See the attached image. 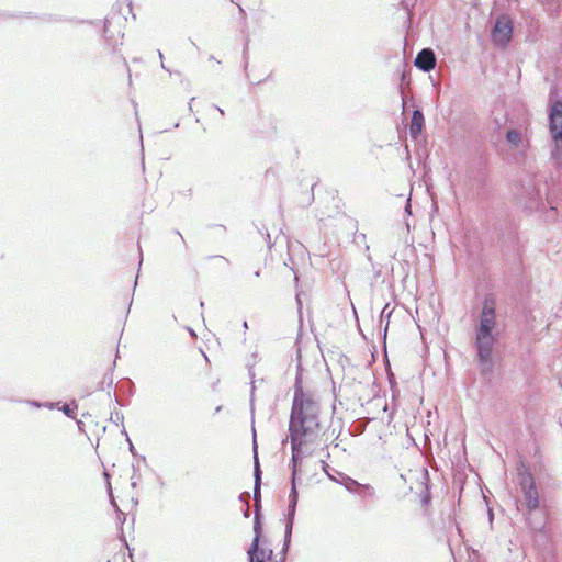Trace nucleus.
<instances>
[{"mask_svg": "<svg viewBox=\"0 0 562 562\" xmlns=\"http://www.w3.org/2000/svg\"><path fill=\"white\" fill-rule=\"evenodd\" d=\"M249 555V562H265V559L271 560L272 558V550L266 551L265 549H260L258 547L257 550L252 552V546H250L248 550Z\"/></svg>", "mask_w": 562, "mask_h": 562, "instance_id": "9d476101", "label": "nucleus"}, {"mask_svg": "<svg viewBox=\"0 0 562 562\" xmlns=\"http://www.w3.org/2000/svg\"><path fill=\"white\" fill-rule=\"evenodd\" d=\"M528 521H529V526L533 529V530H541L544 526V521L542 518H540L539 520L537 519H532V517H528Z\"/></svg>", "mask_w": 562, "mask_h": 562, "instance_id": "dca6fc26", "label": "nucleus"}, {"mask_svg": "<svg viewBox=\"0 0 562 562\" xmlns=\"http://www.w3.org/2000/svg\"><path fill=\"white\" fill-rule=\"evenodd\" d=\"M518 483L524 495L525 505L531 515V513L539 507V494L535 485V479L532 474L525 469L522 463L521 467L518 468Z\"/></svg>", "mask_w": 562, "mask_h": 562, "instance_id": "20e7f679", "label": "nucleus"}, {"mask_svg": "<svg viewBox=\"0 0 562 562\" xmlns=\"http://www.w3.org/2000/svg\"><path fill=\"white\" fill-rule=\"evenodd\" d=\"M249 499H250V494L249 492H243L240 495H239V501L245 503L246 506H249Z\"/></svg>", "mask_w": 562, "mask_h": 562, "instance_id": "412c9836", "label": "nucleus"}, {"mask_svg": "<svg viewBox=\"0 0 562 562\" xmlns=\"http://www.w3.org/2000/svg\"><path fill=\"white\" fill-rule=\"evenodd\" d=\"M424 126V114L420 110H415L412 115L409 132L413 137L419 135Z\"/></svg>", "mask_w": 562, "mask_h": 562, "instance_id": "6e6552de", "label": "nucleus"}, {"mask_svg": "<svg viewBox=\"0 0 562 562\" xmlns=\"http://www.w3.org/2000/svg\"><path fill=\"white\" fill-rule=\"evenodd\" d=\"M176 234L181 238L182 243H184V239L179 231L176 232Z\"/></svg>", "mask_w": 562, "mask_h": 562, "instance_id": "c85d7f7f", "label": "nucleus"}, {"mask_svg": "<svg viewBox=\"0 0 562 562\" xmlns=\"http://www.w3.org/2000/svg\"><path fill=\"white\" fill-rule=\"evenodd\" d=\"M214 109L217 110L221 115H224V111L221 108L214 105Z\"/></svg>", "mask_w": 562, "mask_h": 562, "instance_id": "a878e982", "label": "nucleus"}, {"mask_svg": "<svg viewBox=\"0 0 562 562\" xmlns=\"http://www.w3.org/2000/svg\"><path fill=\"white\" fill-rule=\"evenodd\" d=\"M254 540L250 546H252V552L258 549L260 537L262 533V524H261V513H258V510H255V517H254Z\"/></svg>", "mask_w": 562, "mask_h": 562, "instance_id": "1a4fd4ad", "label": "nucleus"}, {"mask_svg": "<svg viewBox=\"0 0 562 562\" xmlns=\"http://www.w3.org/2000/svg\"><path fill=\"white\" fill-rule=\"evenodd\" d=\"M494 121H495L496 127H501L506 122V119L504 116H502L501 119L495 117Z\"/></svg>", "mask_w": 562, "mask_h": 562, "instance_id": "4be33fe9", "label": "nucleus"}, {"mask_svg": "<svg viewBox=\"0 0 562 562\" xmlns=\"http://www.w3.org/2000/svg\"><path fill=\"white\" fill-rule=\"evenodd\" d=\"M61 411L63 413L68 416V417H75V411L74 408L70 407L69 404H65L63 407H61Z\"/></svg>", "mask_w": 562, "mask_h": 562, "instance_id": "aec40b11", "label": "nucleus"}, {"mask_svg": "<svg viewBox=\"0 0 562 562\" xmlns=\"http://www.w3.org/2000/svg\"><path fill=\"white\" fill-rule=\"evenodd\" d=\"M391 314L392 310H390V304H385L380 315L381 323L386 321L385 330L387 329Z\"/></svg>", "mask_w": 562, "mask_h": 562, "instance_id": "2eb2a0df", "label": "nucleus"}, {"mask_svg": "<svg viewBox=\"0 0 562 562\" xmlns=\"http://www.w3.org/2000/svg\"><path fill=\"white\" fill-rule=\"evenodd\" d=\"M111 422L114 423L115 425H122L123 422H124V416L121 412L116 411V412H113L111 414V417H110Z\"/></svg>", "mask_w": 562, "mask_h": 562, "instance_id": "f3484780", "label": "nucleus"}, {"mask_svg": "<svg viewBox=\"0 0 562 562\" xmlns=\"http://www.w3.org/2000/svg\"><path fill=\"white\" fill-rule=\"evenodd\" d=\"M296 301H297L299 305H301V301H300L299 295H296Z\"/></svg>", "mask_w": 562, "mask_h": 562, "instance_id": "473e14b6", "label": "nucleus"}, {"mask_svg": "<svg viewBox=\"0 0 562 562\" xmlns=\"http://www.w3.org/2000/svg\"><path fill=\"white\" fill-rule=\"evenodd\" d=\"M367 258L369 261H372V257L369 254H368Z\"/></svg>", "mask_w": 562, "mask_h": 562, "instance_id": "2f4dec72", "label": "nucleus"}, {"mask_svg": "<svg viewBox=\"0 0 562 562\" xmlns=\"http://www.w3.org/2000/svg\"><path fill=\"white\" fill-rule=\"evenodd\" d=\"M319 414V402L315 400L311 393L304 392L301 386L295 385L289 420V437L292 449V477L284 532V543L282 548L283 557L281 558V562L285 561V554L291 542L292 528L299 499V492L296 490V475L299 465L305 456L312 454L308 446L317 440L322 431Z\"/></svg>", "mask_w": 562, "mask_h": 562, "instance_id": "f257e3e1", "label": "nucleus"}, {"mask_svg": "<svg viewBox=\"0 0 562 562\" xmlns=\"http://www.w3.org/2000/svg\"><path fill=\"white\" fill-rule=\"evenodd\" d=\"M506 140L514 147H519L521 143V135L516 130H508L506 133Z\"/></svg>", "mask_w": 562, "mask_h": 562, "instance_id": "9b49d317", "label": "nucleus"}, {"mask_svg": "<svg viewBox=\"0 0 562 562\" xmlns=\"http://www.w3.org/2000/svg\"><path fill=\"white\" fill-rule=\"evenodd\" d=\"M128 442H130V450L132 453H134V446L133 443L131 442V440L127 438Z\"/></svg>", "mask_w": 562, "mask_h": 562, "instance_id": "bb28decb", "label": "nucleus"}, {"mask_svg": "<svg viewBox=\"0 0 562 562\" xmlns=\"http://www.w3.org/2000/svg\"><path fill=\"white\" fill-rule=\"evenodd\" d=\"M550 133L554 143L552 159L562 171V102L555 101L549 112Z\"/></svg>", "mask_w": 562, "mask_h": 562, "instance_id": "7ed1b4c3", "label": "nucleus"}, {"mask_svg": "<svg viewBox=\"0 0 562 562\" xmlns=\"http://www.w3.org/2000/svg\"><path fill=\"white\" fill-rule=\"evenodd\" d=\"M29 404L34 406V407H37V408H41V407H47L49 409H53L55 407V404L54 403H40V402H36V401H29Z\"/></svg>", "mask_w": 562, "mask_h": 562, "instance_id": "a211bd4d", "label": "nucleus"}, {"mask_svg": "<svg viewBox=\"0 0 562 562\" xmlns=\"http://www.w3.org/2000/svg\"><path fill=\"white\" fill-rule=\"evenodd\" d=\"M249 515H250V513H249V506H246V509L244 510V516H245L246 518H248V517H249Z\"/></svg>", "mask_w": 562, "mask_h": 562, "instance_id": "393cba45", "label": "nucleus"}, {"mask_svg": "<svg viewBox=\"0 0 562 562\" xmlns=\"http://www.w3.org/2000/svg\"><path fill=\"white\" fill-rule=\"evenodd\" d=\"M405 210H406V212H407V213H411V204H409V201L407 202Z\"/></svg>", "mask_w": 562, "mask_h": 562, "instance_id": "cd10ccee", "label": "nucleus"}, {"mask_svg": "<svg viewBox=\"0 0 562 562\" xmlns=\"http://www.w3.org/2000/svg\"><path fill=\"white\" fill-rule=\"evenodd\" d=\"M158 56H159L160 60L162 61L164 56H162V53L160 50H158Z\"/></svg>", "mask_w": 562, "mask_h": 562, "instance_id": "c756f323", "label": "nucleus"}, {"mask_svg": "<svg viewBox=\"0 0 562 562\" xmlns=\"http://www.w3.org/2000/svg\"><path fill=\"white\" fill-rule=\"evenodd\" d=\"M161 68L167 70L166 65L164 64V61H161Z\"/></svg>", "mask_w": 562, "mask_h": 562, "instance_id": "7c9ffc66", "label": "nucleus"}, {"mask_svg": "<svg viewBox=\"0 0 562 562\" xmlns=\"http://www.w3.org/2000/svg\"><path fill=\"white\" fill-rule=\"evenodd\" d=\"M113 385V375L112 373H106L103 380L99 383L98 390L104 391L110 389Z\"/></svg>", "mask_w": 562, "mask_h": 562, "instance_id": "4468645a", "label": "nucleus"}, {"mask_svg": "<svg viewBox=\"0 0 562 562\" xmlns=\"http://www.w3.org/2000/svg\"><path fill=\"white\" fill-rule=\"evenodd\" d=\"M254 459H255V465H254V479H255V486H254V502L259 503L261 499V469L259 464V459L257 456V443H256V432L254 431Z\"/></svg>", "mask_w": 562, "mask_h": 562, "instance_id": "0eeeda50", "label": "nucleus"}, {"mask_svg": "<svg viewBox=\"0 0 562 562\" xmlns=\"http://www.w3.org/2000/svg\"><path fill=\"white\" fill-rule=\"evenodd\" d=\"M355 238H356V239H359V240H366V234L360 233V234L356 235V237H355Z\"/></svg>", "mask_w": 562, "mask_h": 562, "instance_id": "5701e85b", "label": "nucleus"}, {"mask_svg": "<svg viewBox=\"0 0 562 562\" xmlns=\"http://www.w3.org/2000/svg\"><path fill=\"white\" fill-rule=\"evenodd\" d=\"M357 493L362 496L373 497L375 495V490L373 486L369 484H360V487H358Z\"/></svg>", "mask_w": 562, "mask_h": 562, "instance_id": "ddd939ff", "label": "nucleus"}, {"mask_svg": "<svg viewBox=\"0 0 562 562\" xmlns=\"http://www.w3.org/2000/svg\"><path fill=\"white\" fill-rule=\"evenodd\" d=\"M255 510H258V513H260V510H261V501L259 503H255Z\"/></svg>", "mask_w": 562, "mask_h": 562, "instance_id": "b1692460", "label": "nucleus"}, {"mask_svg": "<svg viewBox=\"0 0 562 562\" xmlns=\"http://www.w3.org/2000/svg\"><path fill=\"white\" fill-rule=\"evenodd\" d=\"M415 66L425 71L428 72L432 70L436 66V56L431 48H423L416 56Z\"/></svg>", "mask_w": 562, "mask_h": 562, "instance_id": "423d86ee", "label": "nucleus"}, {"mask_svg": "<svg viewBox=\"0 0 562 562\" xmlns=\"http://www.w3.org/2000/svg\"><path fill=\"white\" fill-rule=\"evenodd\" d=\"M547 202H548V204L550 205V207H551V210H552V211H558V209H559V204H558V203H555V201L553 200V196H552V193H551V192H549V193L547 194Z\"/></svg>", "mask_w": 562, "mask_h": 562, "instance_id": "6ab92c4d", "label": "nucleus"}, {"mask_svg": "<svg viewBox=\"0 0 562 562\" xmlns=\"http://www.w3.org/2000/svg\"><path fill=\"white\" fill-rule=\"evenodd\" d=\"M513 35V22L506 16L502 15L497 18L494 27L492 30V41L497 46H506Z\"/></svg>", "mask_w": 562, "mask_h": 562, "instance_id": "39448f33", "label": "nucleus"}, {"mask_svg": "<svg viewBox=\"0 0 562 562\" xmlns=\"http://www.w3.org/2000/svg\"><path fill=\"white\" fill-rule=\"evenodd\" d=\"M260 276V272L259 271H256L255 272V277H259Z\"/></svg>", "mask_w": 562, "mask_h": 562, "instance_id": "72a5a7b5", "label": "nucleus"}, {"mask_svg": "<svg viewBox=\"0 0 562 562\" xmlns=\"http://www.w3.org/2000/svg\"><path fill=\"white\" fill-rule=\"evenodd\" d=\"M496 328V301L493 295L484 299L479 316V324L475 328L474 346L477 356V366L482 375L486 376L493 372V349L497 341Z\"/></svg>", "mask_w": 562, "mask_h": 562, "instance_id": "f03ea898", "label": "nucleus"}, {"mask_svg": "<svg viewBox=\"0 0 562 562\" xmlns=\"http://www.w3.org/2000/svg\"><path fill=\"white\" fill-rule=\"evenodd\" d=\"M341 484L351 493H357L358 487H360V483L346 475L342 477Z\"/></svg>", "mask_w": 562, "mask_h": 562, "instance_id": "f8f14e48", "label": "nucleus"}, {"mask_svg": "<svg viewBox=\"0 0 562 562\" xmlns=\"http://www.w3.org/2000/svg\"><path fill=\"white\" fill-rule=\"evenodd\" d=\"M108 562H110V561H108Z\"/></svg>", "mask_w": 562, "mask_h": 562, "instance_id": "f704fd0d", "label": "nucleus"}]
</instances>
